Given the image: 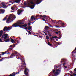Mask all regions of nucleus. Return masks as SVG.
Listing matches in <instances>:
<instances>
[{"label":"nucleus","mask_w":76,"mask_h":76,"mask_svg":"<svg viewBox=\"0 0 76 76\" xmlns=\"http://www.w3.org/2000/svg\"><path fill=\"white\" fill-rule=\"evenodd\" d=\"M17 24H13L12 26H11V27L8 26V27H5L3 29V30L6 31H10L11 28H15L16 27H19L20 28V25H23L24 23L23 21H20L19 22H18L17 23ZM10 29V30H9Z\"/></svg>","instance_id":"nucleus-1"},{"label":"nucleus","mask_w":76,"mask_h":76,"mask_svg":"<svg viewBox=\"0 0 76 76\" xmlns=\"http://www.w3.org/2000/svg\"><path fill=\"white\" fill-rule=\"evenodd\" d=\"M24 64H23V65H21V67H24V66L23 65H25V67H26L25 69H24V73L25 75H26V76H29V74H28V73L29 72V70L28 69L26 68V64H25V62H24Z\"/></svg>","instance_id":"nucleus-2"},{"label":"nucleus","mask_w":76,"mask_h":76,"mask_svg":"<svg viewBox=\"0 0 76 76\" xmlns=\"http://www.w3.org/2000/svg\"><path fill=\"white\" fill-rule=\"evenodd\" d=\"M16 19V16L15 15H12V14L10 15V16L8 17V19L6 20V22L7 23H9L10 22L9 21L11 20H13Z\"/></svg>","instance_id":"nucleus-3"},{"label":"nucleus","mask_w":76,"mask_h":76,"mask_svg":"<svg viewBox=\"0 0 76 76\" xmlns=\"http://www.w3.org/2000/svg\"><path fill=\"white\" fill-rule=\"evenodd\" d=\"M9 36V35L7 34H3L1 37V39L4 38V41L5 42H10V39H6L7 38V37Z\"/></svg>","instance_id":"nucleus-4"},{"label":"nucleus","mask_w":76,"mask_h":76,"mask_svg":"<svg viewBox=\"0 0 76 76\" xmlns=\"http://www.w3.org/2000/svg\"><path fill=\"white\" fill-rule=\"evenodd\" d=\"M52 22H53L54 23H56H56H59V22H60L59 23V25H60L61 26H60L61 28H63L64 26H63V25H64V23H61V21L59 20V21H57L56 20H52Z\"/></svg>","instance_id":"nucleus-5"},{"label":"nucleus","mask_w":76,"mask_h":76,"mask_svg":"<svg viewBox=\"0 0 76 76\" xmlns=\"http://www.w3.org/2000/svg\"><path fill=\"white\" fill-rule=\"evenodd\" d=\"M56 72H55L54 73V75H59L61 72V71L60 70L58 69L56 70Z\"/></svg>","instance_id":"nucleus-6"},{"label":"nucleus","mask_w":76,"mask_h":76,"mask_svg":"<svg viewBox=\"0 0 76 76\" xmlns=\"http://www.w3.org/2000/svg\"><path fill=\"white\" fill-rule=\"evenodd\" d=\"M34 1L37 4H39L42 2V0H34Z\"/></svg>","instance_id":"nucleus-7"},{"label":"nucleus","mask_w":76,"mask_h":76,"mask_svg":"<svg viewBox=\"0 0 76 76\" xmlns=\"http://www.w3.org/2000/svg\"><path fill=\"white\" fill-rule=\"evenodd\" d=\"M17 54H18V53H17L16 51H15L14 52V53H12V54L10 57H11V58H12L13 56L15 57L16 56L15 55Z\"/></svg>","instance_id":"nucleus-8"},{"label":"nucleus","mask_w":76,"mask_h":76,"mask_svg":"<svg viewBox=\"0 0 76 76\" xmlns=\"http://www.w3.org/2000/svg\"><path fill=\"white\" fill-rule=\"evenodd\" d=\"M19 72H17L15 74V72H13L12 73V74H10V75H9L8 76H15L16 75L19 74Z\"/></svg>","instance_id":"nucleus-9"},{"label":"nucleus","mask_w":76,"mask_h":76,"mask_svg":"<svg viewBox=\"0 0 76 76\" xmlns=\"http://www.w3.org/2000/svg\"><path fill=\"white\" fill-rule=\"evenodd\" d=\"M23 11L22 10H21L20 9H19L17 11V14L18 15H19Z\"/></svg>","instance_id":"nucleus-10"},{"label":"nucleus","mask_w":76,"mask_h":76,"mask_svg":"<svg viewBox=\"0 0 76 76\" xmlns=\"http://www.w3.org/2000/svg\"><path fill=\"white\" fill-rule=\"evenodd\" d=\"M27 26L28 25H27V24L26 23H25V24L23 25H20V28H23L22 27H27Z\"/></svg>","instance_id":"nucleus-11"},{"label":"nucleus","mask_w":76,"mask_h":76,"mask_svg":"<svg viewBox=\"0 0 76 76\" xmlns=\"http://www.w3.org/2000/svg\"><path fill=\"white\" fill-rule=\"evenodd\" d=\"M2 4L3 5L2 6V7L3 8H4V9H5V8H7V6H6V5L4 4V3H2Z\"/></svg>","instance_id":"nucleus-12"},{"label":"nucleus","mask_w":76,"mask_h":76,"mask_svg":"<svg viewBox=\"0 0 76 76\" xmlns=\"http://www.w3.org/2000/svg\"><path fill=\"white\" fill-rule=\"evenodd\" d=\"M58 38V37H57V36H53L52 37H51V38H50V40L52 41H53V38L54 39V38Z\"/></svg>","instance_id":"nucleus-13"},{"label":"nucleus","mask_w":76,"mask_h":76,"mask_svg":"<svg viewBox=\"0 0 76 76\" xmlns=\"http://www.w3.org/2000/svg\"><path fill=\"white\" fill-rule=\"evenodd\" d=\"M4 31V30H3V31L2 30H1L0 31V38L1 37V36H2V35L3 34V31Z\"/></svg>","instance_id":"nucleus-14"},{"label":"nucleus","mask_w":76,"mask_h":76,"mask_svg":"<svg viewBox=\"0 0 76 76\" xmlns=\"http://www.w3.org/2000/svg\"><path fill=\"white\" fill-rule=\"evenodd\" d=\"M58 32H59V39H60V38H61L62 37V35H61V34L60 33L61 32L60 31H58Z\"/></svg>","instance_id":"nucleus-15"},{"label":"nucleus","mask_w":76,"mask_h":76,"mask_svg":"<svg viewBox=\"0 0 76 76\" xmlns=\"http://www.w3.org/2000/svg\"><path fill=\"white\" fill-rule=\"evenodd\" d=\"M72 54L73 56H76V51H75V50H73V51L72 52Z\"/></svg>","instance_id":"nucleus-16"},{"label":"nucleus","mask_w":76,"mask_h":76,"mask_svg":"<svg viewBox=\"0 0 76 76\" xmlns=\"http://www.w3.org/2000/svg\"><path fill=\"white\" fill-rule=\"evenodd\" d=\"M11 42H12V43H14V44H15V43H16V42L15 41V40L11 38Z\"/></svg>","instance_id":"nucleus-17"},{"label":"nucleus","mask_w":76,"mask_h":76,"mask_svg":"<svg viewBox=\"0 0 76 76\" xmlns=\"http://www.w3.org/2000/svg\"><path fill=\"white\" fill-rule=\"evenodd\" d=\"M15 42H17V43H16V44H14V46L16 45H17V44H19V43H20V41L19 40H16L15 41Z\"/></svg>","instance_id":"nucleus-18"},{"label":"nucleus","mask_w":76,"mask_h":76,"mask_svg":"<svg viewBox=\"0 0 76 76\" xmlns=\"http://www.w3.org/2000/svg\"><path fill=\"white\" fill-rule=\"evenodd\" d=\"M21 1V0H16L14 1V2H15V3H20V2Z\"/></svg>","instance_id":"nucleus-19"},{"label":"nucleus","mask_w":76,"mask_h":76,"mask_svg":"<svg viewBox=\"0 0 76 76\" xmlns=\"http://www.w3.org/2000/svg\"><path fill=\"white\" fill-rule=\"evenodd\" d=\"M0 11L1 12V13L3 14L4 13L5 11L3 10H0Z\"/></svg>","instance_id":"nucleus-20"},{"label":"nucleus","mask_w":76,"mask_h":76,"mask_svg":"<svg viewBox=\"0 0 76 76\" xmlns=\"http://www.w3.org/2000/svg\"><path fill=\"white\" fill-rule=\"evenodd\" d=\"M48 45H49V46H50V47H52L53 46V45L50 43V42H48L47 43Z\"/></svg>","instance_id":"nucleus-21"},{"label":"nucleus","mask_w":76,"mask_h":76,"mask_svg":"<svg viewBox=\"0 0 76 76\" xmlns=\"http://www.w3.org/2000/svg\"><path fill=\"white\" fill-rule=\"evenodd\" d=\"M7 16H8V15H7L6 16V17L3 19L2 20L3 21H5V20H6V19H7Z\"/></svg>","instance_id":"nucleus-22"},{"label":"nucleus","mask_w":76,"mask_h":76,"mask_svg":"<svg viewBox=\"0 0 76 76\" xmlns=\"http://www.w3.org/2000/svg\"><path fill=\"white\" fill-rule=\"evenodd\" d=\"M17 7L16 6H13V7H11V9L12 10H15V8H16Z\"/></svg>","instance_id":"nucleus-23"},{"label":"nucleus","mask_w":76,"mask_h":76,"mask_svg":"<svg viewBox=\"0 0 76 76\" xmlns=\"http://www.w3.org/2000/svg\"><path fill=\"white\" fill-rule=\"evenodd\" d=\"M47 17L46 15H43V16L42 15H40V18H46Z\"/></svg>","instance_id":"nucleus-24"},{"label":"nucleus","mask_w":76,"mask_h":76,"mask_svg":"<svg viewBox=\"0 0 76 76\" xmlns=\"http://www.w3.org/2000/svg\"><path fill=\"white\" fill-rule=\"evenodd\" d=\"M35 7V6L34 5H31L30 7L31 9H34Z\"/></svg>","instance_id":"nucleus-25"},{"label":"nucleus","mask_w":76,"mask_h":76,"mask_svg":"<svg viewBox=\"0 0 76 76\" xmlns=\"http://www.w3.org/2000/svg\"><path fill=\"white\" fill-rule=\"evenodd\" d=\"M49 28V27L48 26H46L45 27V30H47V29H48Z\"/></svg>","instance_id":"nucleus-26"},{"label":"nucleus","mask_w":76,"mask_h":76,"mask_svg":"<svg viewBox=\"0 0 76 76\" xmlns=\"http://www.w3.org/2000/svg\"><path fill=\"white\" fill-rule=\"evenodd\" d=\"M3 52L4 53V54H9V51L8 50Z\"/></svg>","instance_id":"nucleus-27"},{"label":"nucleus","mask_w":76,"mask_h":76,"mask_svg":"<svg viewBox=\"0 0 76 76\" xmlns=\"http://www.w3.org/2000/svg\"><path fill=\"white\" fill-rule=\"evenodd\" d=\"M31 26H29V27L27 28L28 29V30H31Z\"/></svg>","instance_id":"nucleus-28"},{"label":"nucleus","mask_w":76,"mask_h":76,"mask_svg":"<svg viewBox=\"0 0 76 76\" xmlns=\"http://www.w3.org/2000/svg\"><path fill=\"white\" fill-rule=\"evenodd\" d=\"M0 53H1L2 54H0V56H3V55H4V52Z\"/></svg>","instance_id":"nucleus-29"},{"label":"nucleus","mask_w":76,"mask_h":76,"mask_svg":"<svg viewBox=\"0 0 76 76\" xmlns=\"http://www.w3.org/2000/svg\"><path fill=\"white\" fill-rule=\"evenodd\" d=\"M46 39H49V37L48 36H46Z\"/></svg>","instance_id":"nucleus-30"},{"label":"nucleus","mask_w":76,"mask_h":76,"mask_svg":"<svg viewBox=\"0 0 76 76\" xmlns=\"http://www.w3.org/2000/svg\"><path fill=\"white\" fill-rule=\"evenodd\" d=\"M34 16H31V20H33V19H34Z\"/></svg>","instance_id":"nucleus-31"},{"label":"nucleus","mask_w":76,"mask_h":76,"mask_svg":"<svg viewBox=\"0 0 76 76\" xmlns=\"http://www.w3.org/2000/svg\"><path fill=\"white\" fill-rule=\"evenodd\" d=\"M48 25V26H49V27H51V28H53V26H52L50 24H49Z\"/></svg>","instance_id":"nucleus-32"},{"label":"nucleus","mask_w":76,"mask_h":76,"mask_svg":"<svg viewBox=\"0 0 76 76\" xmlns=\"http://www.w3.org/2000/svg\"><path fill=\"white\" fill-rule=\"evenodd\" d=\"M54 69H57V66H54Z\"/></svg>","instance_id":"nucleus-33"},{"label":"nucleus","mask_w":76,"mask_h":76,"mask_svg":"<svg viewBox=\"0 0 76 76\" xmlns=\"http://www.w3.org/2000/svg\"><path fill=\"white\" fill-rule=\"evenodd\" d=\"M4 59V58H2L1 59H0V61H1Z\"/></svg>","instance_id":"nucleus-34"},{"label":"nucleus","mask_w":76,"mask_h":76,"mask_svg":"<svg viewBox=\"0 0 76 76\" xmlns=\"http://www.w3.org/2000/svg\"><path fill=\"white\" fill-rule=\"evenodd\" d=\"M36 17H41V15H36Z\"/></svg>","instance_id":"nucleus-35"},{"label":"nucleus","mask_w":76,"mask_h":76,"mask_svg":"<svg viewBox=\"0 0 76 76\" xmlns=\"http://www.w3.org/2000/svg\"><path fill=\"white\" fill-rule=\"evenodd\" d=\"M40 19H42V20H43V21H46V20H45V19H44V18H40Z\"/></svg>","instance_id":"nucleus-36"},{"label":"nucleus","mask_w":76,"mask_h":76,"mask_svg":"<svg viewBox=\"0 0 76 76\" xmlns=\"http://www.w3.org/2000/svg\"><path fill=\"white\" fill-rule=\"evenodd\" d=\"M30 3L32 4H34V2L33 1L30 2Z\"/></svg>","instance_id":"nucleus-37"},{"label":"nucleus","mask_w":76,"mask_h":76,"mask_svg":"<svg viewBox=\"0 0 76 76\" xmlns=\"http://www.w3.org/2000/svg\"><path fill=\"white\" fill-rule=\"evenodd\" d=\"M28 34H30V35H31V32L29 31H28Z\"/></svg>","instance_id":"nucleus-38"},{"label":"nucleus","mask_w":76,"mask_h":76,"mask_svg":"<svg viewBox=\"0 0 76 76\" xmlns=\"http://www.w3.org/2000/svg\"><path fill=\"white\" fill-rule=\"evenodd\" d=\"M0 42H3V41H2V40H1V39L0 38Z\"/></svg>","instance_id":"nucleus-39"},{"label":"nucleus","mask_w":76,"mask_h":76,"mask_svg":"<svg viewBox=\"0 0 76 76\" xmlns=\"http://www.w3.org/2000/svg\"><path fill=\"white\" fill-rule=\"evenodd\" d=\"M23 4L24 5L26 6V2H24Z\"/></svg>","instance_id":"nucleus-40"},{"label":"nucleus","mask_w":76,"mask_h":76,"mask_svg":"<svg viewBox=\"0 0 76 76\" xmlns=\"http://www.w3.org/2000/svg\"><path fill=\"white\" fill-rule=\"evenodd\" d=\"M55 72H56V70H54L53 71H52V72H53V73H54Z\"/></svg>","instance_id":"nucleus-41"},{"label":"nucleus","mask_w":76,"mask_h":76,"mask_svg":"<svg viewBox=\"0 0 76 76\" xmlns=\"http://www.w3.org/2000/svg\"><path fill=\"white\" fill-rule=\"evenodd\" d=\"M73 75H75L74 76H76V74H75V73H73Z\"/></svg>","instance_id":"nucleus-42"},{"label":"nucleus","mask_w":76,"mask_h":76,"mask_svg":"<svg viewBox=\"0 0 76 76\" xmlns=\"http://www.w3.org/2000/svg\"><path fill=\"white\" fill-rule=\"evenodd\" d=\"M66 64V63L65 62H64L63 64V66H64Z\"/></svg>","instance_id":"nucleus-43"},{"label":"nucleus","mask_w":76,"mask_h":76,"mask_svg":"<svg viewBox=\"0 0 76 76\" xmlns=\"http://www.w3.org/2000/svg\"><path fill=\"white\" fill-rule=\"evenodd\" d=\"M28 25L29 26L31 25V23H29L28 24Z\"/></svg>","instance_id":"nucleus-44"},{"label":"nucleus","mask_w":76,"mask_h":76,"mask_svg":"<svg viewBox=\"0 0 76 76\" xmlns=\"http://www.w3.org/2000/svg\"><path fill=\"white\" fill-rule=\"evenodd\" d=\"M56 34H58V33H59L58 32H55Z\"/></svg>","instance_id":"nucleus-45"},{"label":"nucleus","mask_w":76,"mask_h":76,"mask_svg":"<svg viewBox=\"0 0 76 76\" xmlns=\"http://www.w3.org/2000/svg\"><path fill=\"white\" fill-rule=\"evenodd\" d=\"M74 71H75V72H76V68L74 69Z\"/></svg>","instance_id":"nucleus-46"},{"label":"nucleus","mask_w":76,"mask_h":76,"mask_svg":"<svg viewBox=\"0 0 76 76\" xmlns=\"http://www.w3.org/2000/svg\"><path fill=\"white\" fill-rule=\"evenodd\" d=\"M64 67H65V68H67V66H64Z\"/></svg>","instance_id":"nucleus-47"},{"label":"nucleus","mask_w":76,"mask_h":76,"mask_svg":"<svg viewBox=\"0 0 76 76\" xmlns=\"http://www.w3.org/2000/svg\"><path fill=\"white\" fill-rule=\"evenodd\" d=\"M48 35H49V37H51V35L50 34H48Z\"/></svg>","instance_id":"nucleus-48"},{"label":"nucleus","mask_w":76,"mask_h":76,"mask_svg":"<svg viewBox=\"0 0 76 76\" xmlns=\"http://www.w3.org/2000/svg\"><path fill=\"white\" fill-rule=\"evenodd\" d=\"M70 73H71V74H72V73H73V72H72V71H70Z\"/></svg>","instance_id":"nucleus-49"},{"label":"nucleus","mask_w":76,"mask_h":76,"mask_svg":"<svg viewBox=\"0 0 76 76\" xmlns=\"http://www.w3.org/2000/svg\"><path fill=\"white\" fill-rule=\"evenodd\" d=\"M39 37L40 38H41V37H42V36H39Z\"/></svg>","instance_id":"nucleus-50"},{"label":"nucleus","mask_w":76,"mask_h":76,"mask_svg":"<svg viewBox=\"0 0 76 76\" xmlns=\"http://www.w3.org/2000/svg\"><path fill=\"white\" fill-rule=\"evenodd\" d=\"M45 35H47V34L45 33Z\"/></svg>","instance_id":"nucleus-51"},{"label":"nucleus","mask_w":76,"mask_h":76,"mask_svg":"<svg viewBox=\"0 0 76 76\" xmlns=\"http://www.w3.org/2000/svg\"><path fill=\"white\" fill-rule=\"evenodd\" d=\"M56 26V27H58V28H60V27H59L57 26Z\"/></svg>","instance_id":"nucleus-52"},{"label":"nucleus","mask_w":76,"mask_h":76,"mask_svg":"<svg viewBox=\"0 0 76 76\" xmlns=\"http://www.w3.org/2000/svg\"><path fill=\"white\" fill-rule=\"evenodd\" d=\"M25 29H27V27H25Z\"/></svg>","instance_id":"nucleus-53"},{"label":"nucleus","mask_w":76,"mask_h":76,"mask_svg":"<svg viewBox=\"0 0 76 76\" xmlns=\"http://www.w3.org/2000/svg\"><path fill=\"white\" fill-rule=\"evenodd\" d=\"M5 58H9L5 57Z\"/></svg>","instance_id":"nucleus-54"},{"label":"nucleus","mask_w":76,"mask_h":76,"mask_svg":"<svg viewBox=\"0 0 76 76\" xmlns=\"http://www.w3.org/2000/svg\"><path fill=\"white\" fill-rule=\"evenodd\" d=\"M70 75L71 76H75V75H72V74H70Z\"/></svg>","instance_id":"nucleus-55"},{"label":"nucleus","mask_w":76,"mask_h":76,"mask_svg":"<svg viewBox=\"0 0 76 76\" xmlns=\"http://www.w3.org/2000/svg\"><path fill=\"white\" fill-rule=\"evenodd\" d=\"M12 47V45H11L10 46V47L11 48V47Z\"/></svg>","instance_id":"nucleus-56"},{"label":"nucleus","mask_w":76,"mask_h":76,"mask_svg":"<svg viewBox=\"0 0 76 76\" xmlns=\"http://www.w3.org/2000/svg\"><path fill=\"white\" fill-rule=\"evenodd\" d=\"M0 58H1V56H0Z\"/></svg>","instance_id":"nucleus-57"},{"label":"nucleus","mask_w":76,"mask_h":76,"mask_svg":"<svg viewBox=\"0 0 76 76\" xmlns=\"http://www.w3.org/2000/svg\"><path fill=\"white\" fill-rule=\"evenodd\" d=\"M47 33H48V34H50V32L49 31H47Z\"/></svg>","instance_id":"nucleus-58"},{"label":"nucleus","mask_w":76,"mask_h":76,"mask_svg":"<svg viewBox=\"0 0 76 76\" xmlns=\"http://www.w3.org/2000/svg\"><path fill=\"white\" fill-rule=\"evenodd\" d=\"M34 20H35V18L34 17Z\"/></svg>","instance_id":"nucleus-59"},{"label":"nucleus","mask_w":76,"mask_h":76,"mask_svg":"<svg viewBox=\"0 0 76 76\" xmlns=\"http://www.w3.org/2000/svg\"><path fill=\"white\" fill-rule=\"evenodd\" d=\"M11 12H15V11H11Z\"/></svg>","instance_id":"nucleus-60"},{"label":"nucleus","mask_w":76,"mask_h":76,"mask_svg":"<svg viewBox=\"0 0 76 76\" xmlns=\"http://www.w3.org/2000/svg\"><path fill=\"white\" fill-rule=\"evenodd\" d=\"M56 39V41H58V39Z\"/></svg>","instance_id":"nucleus-61"},{"label":"nucleus","mask_w":76,"mask_h":76,"mask_svg":"<svg viewBox=\"0 0 76 76\" xmlns=\"http://www.w3.org/2000/svg\"><path fill=\"white\" fill-rule=\"evenodd\" d=\"M60 44H59L58 43V45H60Z\"/></svg>","instance_id":"nucleus-62"},{"label":"nucleus","mask_w":76,"mask_h":76,"mask_svg":"<svg viewBox=\"0 0 76 76\" xmlns=\"http://www.w3.org/2000/svg\"><path fill=\"white\" fill-rule=\"evenodd\" d=\"M62 62H63V61H61V63H62Z\"/></svg>","instance_id":"nucleus-63"},{"label":"nucleus","mask_w":76,"mask_h":76,"mask_svg":"<svg viewBox=\"0 0 76 76\" xmlns=\"http://www.w3.org/2000/svg\"><path fill=\"white\" fill-rule=\"evenodd\" d=\"M43 32L44 33V34H45V32Z\"/></svg>","instance_id":"nucleus-64"}]
</instances>
